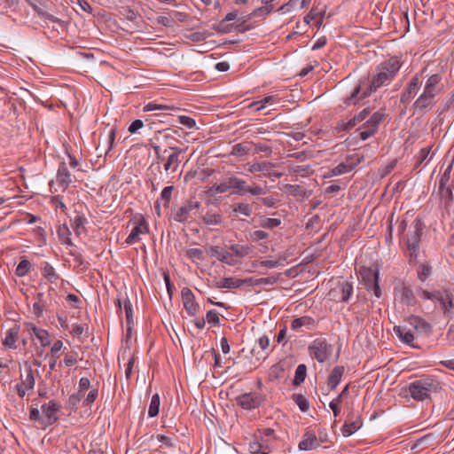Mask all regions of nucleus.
<instances>
[{"mask_svg":"<svg viewBox=\"0 0 454 454\" xmlns=\"http://www.w3.org/2000/svg\"><path fill=\"white\" fill-rule=\"evenodd\" d=\"M401 62L398 58L391 57L381 62L376 67V74L369 81V86L364 90L361 98L369 97L373 91L383 85L388 84L401 68Z\"/></svg>","mask_w":454,"mask_h":454,"instance_id":"nucleus-1","label":"nucleus"},{"mask_svg":"<svg viewBox=\"0 0 454 454\" xmlns=\"http://www.w3.org/2000/svg\"><path fill=\"white\" fill-rule=\"evenodd\" d=\"M441 80L442 77L437 74L428 77L423 92L413 103V114H422L434 106V98L440 92Z\"/></svg>","mask_w":454,"mask_h":454,"instance_id":"nucleus-2","label":"nucleus"},{"mask_svg":"<svg viewBox=\"0 0 454 454\" xmlns=\"http://www.w3.org/2000/svg\"><path fill=\"white\" fill-rule=\"evenodd\" d=\"M439 383L432 379H422L415 380L408 386L405 391L415 401H423L431 396L433 393L437 392Z\"/></svg>","mask_w":454,"mask_h":454,"instance_id":"nucleus-3","label":"nucleus"},{"mask_svg":"<svg viewBox=\"0 0 454 454\" xmlns=\"http://www.w3.org/2000/svg\"><path fill=\"white\" fill-rule=\"evenodd\" d=\"M262 434L265 436H271L274 434V430L271 428L258 430V434L254 435V440L249 443V451L251 454H269L270 452L269 440H263Z\"/></svg>","mask_w":454,"mask_h":454,"instance_id":"nucleus-4","label":"nucleus"},{"mask_svg":"<svg viewBox=\"0 0 454 454\" xmlns=\"http://www.w3.org/2000/svg\"><path fill=\"white\" fill-rule=\"evenodd\" d=\"M412 233L407 239V248L410 259H416L419 254V244L421 239L424 223L420 219H415L411 224Z\"/></svg>","mask_w":454,"mask_h":454,"instance_id":"nucleus-5","label":"nucleus"},{"mask_svg":"<svg viewBox=\"0 0 454 454\" xmlns=\"http://www.w3.org/2000/svg\"><path fill=\"white\" fill-rule=\"evenodd\" d=\"M362 282L368 291H373L374 295L380 298L381 291L379 286V270L377 268H361L359 270Z\"/></svg>","mask_w":454,"mask_h":454,"instance_id":"nucleus-6","label":"nucleus"},{"mask_svg":"<svg viewBox=\"0 0 454 454\" xmlns=\"http://www.w3.org/2000/svg\"><path fill=\"white\" fill-rule=\"evenodd\" d=\"M310 355L319 363H324L329 357L331 347L324 339L315 340L309 347Z\"/></svg>","mask_w":454,"mask_h":454,"instance_id":"nucleus-7","label":"nucleus"},{"mask_svg":"<svg viewBox=\"0 0 454 454\" xmlns=\"http://www.w3.org/2000/svg\"><path fill=\"white\" fill-rule=\"evenodd\" d=\"M181 296L186 312L190 316H195L199 311L200 306L195 301V296L192 291L188 287H184L181 291Z\"/></svg>","mask_w":454,"mask_h":454,"instance_id":"nucleus-8","label":"nucleus"},{"mask_svg":"<svg viewBox=\"0 0 454 454\" xmlns=\"http://www.w3.org/2000/svg\"><path fill=\"white\" fill-rule=\"evenodd\" d=\"M200 206L198 201L187 200L177 210L174 212L173 218L178 223H184L190 218L191 212L199 208Z\"/></svg>","mask_w":454,"mask_h":454,"instance_id":"nucleus-9","label":"nucleus"},{"mask_svg":"<svg viewBox=\"0 0 454 454\" xmlns=\"http://www.w3.org/2000/svg\"><path fill=\"white\" fill-rule=\"evenodd\" d=\"M371 114V109L369 107H366L363 109L361 112H359L357 114H356L354 117H352L348 121H341L338 123L337 129L339 130L344 131L348 130L357 124L361 123L363 121H364Z\"/></svg>","mask_w":454,"mask_h":454,"instance_id":"nucleus-10","label":"nucleus"},{"mask_svg":"<svg viewBox=\"0 0 454 454\" xmlns=\"http://www.w3.org/2000/svg\"><path fill=\"white\" fill-rule=\"evenodd\" d=\"M149 231L148 225L144 218H141L135 222V225L132 228L129 235L126 239L125 242L128 245H132L133 243L139 240V236L141 234H145Z\"/></svg>","mask_w":454,"mask_h":454,"instance_id":"nucleus-11","label":"nucleus"},{"mask_svg":"<svg viewBox=\"0 0 454 454\" xmlns=\"http://www.w3.org/2000/svg\"><path fill=\"white\" fill-rule=\"evenodd\" d=\"M363 425V421L360 416L355 417L354 413L348 415L347 420L342 427V434L345 437L350 436L356 432Z\"/></svg>","mask_w":454,"mask_h":454,"instance_id":"nucleus-12","label":"nucleus"},{"mask_svg":"<svg viewBox=\"0 0 454 454\" xmlns=\"http://www.w3.org/2000/svg\"><path fill=\"white\" fill-rule=\"evenodd\" d=\"M20 330V326L17 324H14L11 328L7 330V332L5 333V337L2 341V344L4 348H17V341L19 340Z\"/></svg>","mask_w":454,"mask_h":454,"instance_id":"nucleus-13","label":"nucleus"},{"mask_svg":"<svg viewBox=\"0 0 454 454\" xmlns=\"http://www.w3.org/2000/svg\"><path fill=\"white\" fill-rule=\"evenodd\" d=\"M209 254L212 257H215L217 260H219L222 262H224L228 265L233 266L237 264V260L234 259L233 255L231 254L229 252L224 250L223 247L219 246L211 247L209 248Z\"/></svg>","mask_w":454,"mask_h":454,"instance_id":"nucleus-14","label":"nucleus"},{"mask_svg":"<svg viewBox=\"0 0 454 454\" xmlns=\"http://www.w3.org/2000/svg\"><path fill=\"white\" fill-rule=\"evenodd\" d=\"M238 403L246 410L255 409L261 404V398L253 393H246L237 398Z\"/></svg>","mask_w":454,"mask_h":454,"instance_id":"nucleus-15","label":"nucleus"},{"mask_svg":"<svg viewBox=\"0 0 454 454\" xmlns=\"http://www.w3.org/2000/svg\"><path fill=\"white\" fill-rule=\"evenodd\" d=\"M169 149L172 151V153L168 155L163 168L166 172H176L180 163L179 156L183 150L177 146H170Z\"/></svg>","mask_w":454,"mask_h":454,"instance_id":"nucleus-16","label":"nucleus"},{"mask_svg":"<svg viewBox=\"0 0 454 454\" xmlns=\"http://www.w3.org/2000/svg\"><path fill=\"white\" fill-rule=\"evenodd\" d=\"M369 85L370 84L368 79L360 81V83L355 87L352 93L344 99V103L346 105H356L360 100L364 98H361V96L364 90H366Z\"/></svg>","mask_w":454,"mask_h":454,"instance_id":"nucleus-17","label":"nucleus"},{"mask_svg":"<svg viewBox=\"0 0 454 454\" xmlns=\"http://www.w3.org/2000/svg\"><path fill=\"white\" fill-rule=\"evenodd\" d=\"M59 408L60 406L53 400L42 406V411L46 417L45 425L51 426L58 420L57 412L59 411Z\"/></svg>","mask_w":454,"mask_h":454,"instance_id":"nucleus-18","label":"nucleus"},{"mask_svg":"<svg viewBox=\"0 0 454 454\" xmlns=\"http://www.w3.org/2000/svg\"><path fill=\"white\" fill-rule=\"evenodd\" d=\"M395 295L404 305L412 306L416 302L413 292L405 286H402L399 288H395Z\"/></svg>","mask_w":454,"mask_h":454,"instance_id":"nucleus-19","label":"nucleus"},{"mask_svg":"<svg viewBox=\"0 0 454 454\" xmlns=\"http://www.w3.org/2000/svg\"><path fill=\"white\" fill-rule=\"evenodd\" d=\"M386 114L384 110L380 109L373 113L371 117L363 124L362 128H368L376 133L379 129L380 124L385 120Z\"/></svg>","mask_w":454,"mask_h":454,"instance_id":"nucleus-20","label":"nucleus"},{"mask_svg":"<svg viewBox=\"0 0 454 454\" xmlns=\"http://www.w3.org/2000/svg\"><path fill=\"white\" fill-rule=\"evenodd\" d=\"M394 332L403 343L415 347L412 344L414 340V333L411 328H407L403 325H395L394 327Z\"/></svg>","mask_w":454,"mask_h":454,"instance_id":"nucleus-21","label":"nucleus"},{"mask_svg":"<svg viewBox=\"0 0 454 454\" xmlns=\"http://www.w3.org/2000/svg\"><path fill=\"white\" fill-rule=\"evenodd\" d=\"M320 446V443L315 434L307 432L303 439L299 443V449L302 450H315Z\"/></svg>","mask_w":454,"mask_h":454,"instance_id":"nucleus-22","label":"nucleus"},{"mask_svg":"<svg viewBox=\"0 0 454 454\" xmlns=\"http://www.w3.org/2000/svg\"><path fill=\"white\" fill-rule=\"evenodd\" d=\"M231 191L232 193L244 196L247 194V184L244 179L236 176H230Z\"/></svg>","mask_w":454,"mask_h":454,"instance_id":"nucleus-23","label":"nucleus"},{"mask_svg":"<svg viewBox=\"0 0 454 454\" xmlns=\"http://www.w3.org/2000/svg\"><path fill=\"white\" fill-rule=\"evenodd\" d=\"M275 164L270 161L254 162L249 164L248 171L250 173L262 172L264 176H271V170Z\"/></svg>","mask_w":454,"mask_h":454,"instance_id":"nucleus-24","label":"nucleus"},{"mask_svg":"<svg viewBox=\"0 0 454 454\" xmlns=\"http://www.w3.org/2000/svg\"><path fill=\"white\" fill-rule=\"evenodd\" d=\"M410 324L418 333L428 335L432 332L431 325L419 317H411Z\"/></svg>","mask_w":454,"mask_h":454,"instance_id":"nucleus-25","label":"nucleus"},{"mask_svg":"<svg viewBox=\"0 0 454 454\" xmlns=\"http://www.w3.org/2000/svg\"><path fill=\"white\" fill-rule=\"evenodd\" d=\"M71 226L76 236H80L86 232L85 225L87 223V218L84 215L75 211L74 217L71 220Z\"/></svg>","mask_w":454,"mask_h":454,"instance_id":"nucleus-26","label":"nucleus"},{"mask_svg":"<svg viewBox=\"0 0 454 454\" xmlns=\"http://www.w3.org/2000/svg\"><path fill=\"white\" fill-rule=\"evenodd\" d=\"M56 181L60 187L66 189L71 183V175L65 163H61L59 167Z\"/></svg>","mask_w":454,"mask_h":454,"instance_id":"nucleus-27","label":"nucleus"},{"mask_svg":"<svg viewBox=\"0 0 454 454\" xmlns=\"http://www.w3.org/2000/svg\"><path fill=\"white\" fill-rule=\"evenodd\" d=\"M438 302L442 307L444 317L451 318V311L454 308L453 295L446 291L442 295V301H439Z\"/></svg>","mask_w":454,"mask_h":454,"instance_id":"nucleus-28","label":"nucleus"},{"mask_svg":"<svg viewBox=\"0 0 454 454\" xmlns=\"http://www.w3.org/2000/svg\"><path fill=\"white\" fill-rule=\"evenodd\" d=\"M245 285L244 279H239L236 278H224L219 281L215 282V287L217 288H226V289H235L239 288L240 286Z\"/></svg>","mask_w":454,"mask_h":454,"instance_id":"nucleus-29","label":"nucleus"},{"mask_svg":"<svg viewBox=\"0 0 454 454\" xmlns=\"http://www.w3.org/2000/svg\"><path fill=\"white\" fill-rule=\"evenodd\" d=\"M344 373V367L343 366H335L333 371L331 372L329 377H328V387L331 390H333L337 387L339 385L341 377Z\"/></svg>","mask_w":454,"mask_h":454,"instance_id":"nucleus-30","label":"nucleus"},{"mask_svg":"<svg viewBox=\"0 0 454 454\" xmlns=\"http://www.w3.org/2000/svg\"><path fill=\"white\" fill-rule=\"evenodd\" d=\"M314 324L315 320L312 317L304 316L293 319L291 323V329L294 331H299L301 327L311 329Z\"/></svg>","mask_w":454,"mask_h":454,"instance_id":"nucleus-31","label":"nucleus"},{"mask_svg":"<svg viewBox=\"0 0 454 454\" xmlns=\"http://www.w3.org/2000/svg\"><path fill=\"white\" fill-rule=\"evenodd\" d=\"M278 278L275 277V276L261 278H249L244 279L245 285H248V286H262V285L271 286V285L276 284L278 282Z\"/></svg>","mask_w":454,"mask_h":454,"instance_id":"nucleus-32","label":"nucleus"},{"mask_svg":"<svg viewBox=\"0 0 454 454\" xmlns=\"http://www.w3.org/2000/svg\"><path fill=\"white\" fill-rule=\"evenodd\" d=\"M337 290H339L341 294L340 300L341 301H348L353 293V286L348 281H341L338 283L333 292Z\"/></svg>","mask_w":454,"mask_h":454,"instance_id":"nucleus-33","label":"nucleus"},{"mask_svg":"<svg viewBox=\"0 0 454 454\" xmlns=\"http://www.w3.org/2000/svg\"><path fill=\"white\" fill-rule=\"evenodd\" d=\"M288 172L294 176H308L313 173V170L309 165H289Z\"/></svg>","mask_w":454,"mask_h":454,"instance_id":"nucleus-34","label":"nucleus"},{"mask_svg":"<svg viewBox=\"0 0 454 454\" xmlns=\"http://www.w3.org/2000/svg\"><path fill=\"white\" fill-rule=\"evenodd\" d=\"M253 143L251 142H244L236 144L232 146L231 155L234 156H244L249 153Z\"/></svg>","mask_w":454,"mask_h":454,"instance_id":"nucleus-35","label":"nucleus"},{"mask_svg":"<svg viewBox=\"0 0 454 454\" xmlns=\"http://www.w3.org/2000/svg\"><path fill=\"white\" fill-rule=\"evenodd\" d=\"M57 233L62 244L73 246V242L70 238L71 231L67 224L60 225L57 230Z\"/></svg>","mask_w":454,"mask_h":454,"instance_id":"nucleus-36","label":"nucleus"},{"mask_svg":"<svg viewBox=\"0 0 454 454\" xmlns=\"http://www.w3.org/2000/svg\"><path fill=\"white\" fill-rule=\"evenodd\" d=\"M286 376V364L283 362L272 365L270 371V377L273 380L283 379Z\"/></svg>","mask_w":454,"mask_h":454,"instance_id":"nucleus-37","label":"nucleus"},{"mask_svg":"<svg viewBox=\"0 0 454 454\" xmlns=\"http://www.w3.org/2000/svg\"><path fill=\"white\" fill-rule=\"evenodd\" d=\"M232 212L236 214V215H243L246 217H249L252 215V208L251 206L247 203L244 202H239L236 204H233L231 206Z\"/></svg>","mask_w":454,"mask_h":454,"instance_id":"nucleus-38","label":"nucleus"},{"mask_svg":"<svg viewBox=\"0 0 454 454\" xmlns=\"http://www.w3.org/2000/svg\"><path fill=\"white\" fill-rule=\"evenodd\" d=\"M43 276L50 282L53 283L59 278V275L56 273L54 268L47 262H43L42 267Z\"/></svg>","mask_w":454,"mask_h":454,"instance_id":"nucleus-39","label":"nucleus"},{"mask_svg":"<svg viewBox=\"0 0 454 454\" xmlns=\"http://www.w3.org/2000/svg\"><path fill=\"white\" fill-rule=\"evenodd\" d=\"M286 192L294 197H307L306 190L299 184H286L283 188Z\"/></svg>","mask_w":454,"mask_h":454,"instance_id":"nucleus-40","label":"nucleus"},{"mask_svg":"<svg viewBox=\"0 0 454 454\" xmlns=\"http://www.w3.org/2000/svg\"><path fill=\"white\" fill-rule=\"evenodd\" d=\"M31 330L35 336L40 340L43 347L50 345L49 333L46 330L37 328L33 325Z\"/></svg>","mask_w":454,"mask_h":454,"instance_id":"nucleus-41","label":"nucleus"},{"mask_svg":"<svg viewBox=\"0 0 454 454\" xmlns=\"http://www.w3.org/2000/svg\"><path fill=\"white\" fill-rule=\"evenodd\" d=\"M422 84V79L419 74H415L410 82L407 84V87L404 90L410 92L413 95H416Z\"/></svg>","mask_w":454,"mask_h":454,"instance_id":"nucleus-42","label":"nucleus"},{"mask_svg":"<svg viewBox=\"0 0 454 454\" xmlns=\"http://www.w3.org/2000/svg\"><path fill=\"white\" fill-rule=\"evenodd\" d=\"M202 221L207 225H219L223 223V215L207 212L203 215Z\"/></svg>","mask_w":454,"mask_h":454,"instance_id":"nucleus-43","label":"nucleus"},{"mask_svg":"<svg viewBox=\"0 0 454 454\" xmlns=\"http://www.w3.org/2000/svg\"><path fill=\"white\" fill-rule=\"evenodd\" d=\"M306 372H307L306 365L303 364H299L295 370V375H294L293 384L294 386L301 385L305 380Z\"/></svg>","mask_w":454,"mask_h":454,"instance_id":"nucleus-44","label":"nucleus"},{"mask_svg":"<svg viewBox=\"0 0 454 454\" xmlns=\"http://www.w3.org/2000/svg\"><path fill=\"white\" fill-rule=\"evenodd\" d=\"M160 395L155 394L152 396L151 403L148 409V415L151 418L156 417L159 414L160 409Z\"/></svg>","mask_w":454,"mask_h":454,"instance_id":"nucleus-45","label":"nucleus"},{"mask_svg":"<svg viewBox=\"0 0 454 454\" xmlns=\"http://www.w3.org/2000/svg\"><path fill=\"white\" fill-rule=\"evenodd\" d=\"M352 169H353V167L351 165H348L346 163H340L339 165H337L336 167H334L333 168H332L329 171L327 176L331 177V176H340V175L350 172Z\"/></svg>","mask_w":454,"mask_h":454,"instance_id":"nucleus-46","label":"nucleus"},{"mask_svg":"<svg viewBox=\"0 0 454 454\" xmlns=\"http://www.w3.org/2000/svg\"><path fill=\"white\" fill-rule=\"evenodd\" d=\"M123 307L126 314V320H127V327L128 332L131 330V326L133 325V310H132V305L129 300L126 299L123 301Z\"/></svg>","mask_w":454,"mask_h":454,"instance_id":"nucleus-47","label":"nucleus"},{"mask_svg":"<svg viewBox=\"0 0 454 454\" xmlns=\"http://www.w3.org/2000/svg\"><path fill=\"white\" fill-rule=\"evenodd\" d=\"M214 193H225L231 191L230 177H226L220 184H214L211 188Z\"/></svg>","mask_w":454,"mask_h":454,"instance_id":"nucleus-48","label":"nucleus"},{"mask_svg":"<svg viewBox=\"0 0 454 454\" xmlns=\"http://www.w3.org/2000/svg\"><path fill=\"white\" fill-rule=\"evenodd\" d=\"M281 224V220L278 218L262 217L259 225L262 228L274 229Z\"/></svg>","mask_w":454,"mask_h":454,"instance_id":"nucleus-49","label":"nucleus"},{"mask_svg":"<svg viewBox=\"0 0 454 454\" xmlns=\"http://www.w3.org/2000/svg\"><path fill=\"white\" fill-rule=\"evenodd\" d=\"M292 399L298 405L300 410L303 412L307 411L309 408V404L306 397L301 394H294Z\"/></svg>","mask_w":454,"mask_h":454,"instance_id":"nucleus-50","label":"nucleus"},{"mask_svg":"<svg viewBox=\"0 0 454 454\" xmlns=\"http://www.w3.org/2000/svg\"><path fill=\"white\" fill-rule=\"evenodd\" d=\"M29 269V261L25 258H22L16 268L15 273L19 277H24L28 273Z\"/></svg>","mask_w":454,"mask_h":454,"instance_id":"nucleus-51","label":"nucleus"},{"mask_svg":"<svg viewBox=\"0 0 454 454\" xmlns=\"http://www.w3.org/2000/svg\"><path fill=\"white\" fill-rule=\"evenodd\" d=\"M231 250L232 253L239 257H245L248 255L251 252V248L248 246H243V245H232L231 247Z\"/></svg>","mask_w":454,"mask_h":454,"instance_id":"nucleus-52","label":"nucleus"},{"mask_svg":"<svg viewBox=\"0 0 454 454\" xmlns=\"http://www.w3.org/2000/svg\"><path fill=\"white\" fill-rule=\"evenodd\" d=\"M35 380L33 375V370L30 365L27 366L26 378L21 381V384L27 389H33Z\"/></svg>","mask_w":454,"mask_h":454,"instance_id":"nucleus-53","label":"nucleus"},{"mask_svg":"<svg viewBox=\"0 0 454 454\" xmlns=\"http://www.w3.org/2000/svg\"><path fill=\"white\" fill-rule=\"evenodd\" d=\"M175 109L172 106L155 104V103H148L144 106L145 112L155 111V110H173Z\"/></svg>","mask_w":454,"mask_h":454,"instance_id":"nucleus-54","label":"nucleus"},{"mask_svg":"<svg viewBox=\"0 0 454 454\" xmlns=\"http://www.w3.org/2000/svg\"><path fill=\"white\" fill-rule=\"evenodd\" d=\"M248 193L253 196H260L264 195L266 193V190L254 183L251 185L247 184V194Z\"/></svg>","mask_w":454,"mask_h":454,"instance_id":"nucleus-55","label":"nucleus"},{"mask_svg":"<svg viewBox=\"0 0 454 454\" xmlns=\"http://www.w3.org/2000/svg\"><path fill=\"white\" fill-rule=\"evenodd\" d=\"M269 233L265 231L258 230L250 233V239L254 242H258L269 238Z\"/></svg>","mask_w":454,"mask_h":454,"instance_id":"nucleus-56","label":"nucleus"},{"mask_svg":"<svg viewBox=\"0 0 454 454\" xmlns=\"http://www.w3.org/2000/svg\"><path fill=\"white\" fill-rule=\"evenodd\" d=\"M206 319L209 324H212L214 325H220L219 314L217 311L214 309L207 311L206 315Z\"/></svg>","mask_w":454,"mask_h":454,"instance_id":"nucleus-57","label":"nucleus"},{"mask_svg":"<svg viewBox=\"0 0 454 454\" xmlns=\"http://www.w3.org/2000/svg\"><path fill=\"white\" fill-rule=\"evenodd\" d=\"M178 121L181 124L184 126L189 128V129H194L196 127V121L189 116L185 115H179Z\"/></svg>","mask_w":454,"mask_h":454,"instance_id":"nucleus-58","label":"nucleus"},{"mask_svg":"<svg viewBox=\"0 0 454 454\" xmlns=\"http://www.w3.org/2000/svg\"><path fill=\"white\" fill-rule=\"evenodd\" d=\"M172 191H173V186H167L162 190V192L160 193L161 200L165 201V203H164L165 207H168V203L170 201L171 195H172Z\"/></svg>","mask_w":454,"mask_h":454,"instance_id":"nucleus-59","label":"nucleus"},{"mask_svg":"<svg viewBox=\"0 0 454 454\" xmlns=\"http://www.w3.org/2000/svg\"><path fill=\"white\" fill-rule=\"evenodd\" d=\"M186 255L191 259L203 260V252L199 248H190L186 251Z\"/></svg>","mask_w":454,"mask_h":454,"instance_id":"nucleus-60","label":"nucleus"},{"mask_svg":"<svg viewBox=\"0 0 454 454\" xmlns=\"http://www.w3.org/2000/svg\"><path fill=\"white\" fill-rule=\"evenodd\" d=\"M451 169H452V164L449 165V167L445 169L444 173L442 175L441 179H440V189H442L448 184V182L450 180Z\"/></svg>","mask_w":454,"mask_h":454,"instance_id":"nucleus-61","label":"nucleus"},{"mask_svg":"<svg viewBox=\"0 0 454 454\" xmlns=\"http://www.w3.org/2000/svg\"><path fill=\"white\" fill-rule=\"evenodd\" d=\"M172 133H176V130H172L170 129H167L164 130H159L155 133V139L160 140V137H162L165 139L173 138Z\"/></svg>","mask_w":454,"mask_h":454,"instance_id":"nucleus-62","label":"nucleus"},{"mask_svg":"<svg viewBox=\"0 0 454 454\" xmlns=\"http://www.w3.org/2000/svg\"><path fill=\"white\" fill-rule=\"evenodd\" d=\"M256 200L268 207H274L278 202V200L271 196L258 198Z\"/></svg>","mask_w":454,"mask_h":454,"instance_id":"nucleus-63","label":"nucleus"},{"mask_svg":"<svg viewBox=\"0 0 454 454\" xmlns=\"http://www.w3.org/2000/svg\"><path fill=\"white\" fill-rule=\"evenodd\" d=\"M207 37V34L205 32H193L192 33L188 38L195 43L201 42Z\"/></svg>","mask_w":454,"mask_h":454,"instance_id":"nucleus-64","label":"nucleus"}]
</instances>
